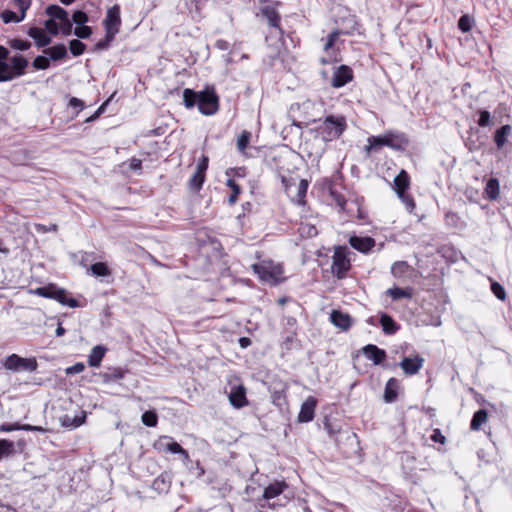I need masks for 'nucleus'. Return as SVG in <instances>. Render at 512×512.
Segmentation results:
<instances>
[{
    "instance_id": "1",
    "label": "nucleus",
    "mask_w": 512,
    "mask_h": 512,
    "mask_svg": "<svg viewBox=\"0 0 512 512\" xmlns=\"http://www.w3.org/2000/svg\"><path fill=\"white\" fill-rule=\"evenodd\" d=\"M183 101L187 108L197 106L204 115H212L219 109V97L214 87H206L202 91L186 88L183 91Z\"/></svg>"
},
{
    "instance_id": "6",
    "label": "nucleus",
    "mask_w": 512,
    "mask_h": 512,
    "mask_svg": "<svg viewBox=\"0 0 512 512\" xmlns=\"http://www.w3.org/2000/svg\"><path fill=\"white\" fill-rule=\"evenodd\" d=\"M257 138L258 136L256 140H253L251 132L244 130L237 138V150L245 157H255L262 148V146L257 145Z\"/></svg>"
},
{
    "instance_id": "57",
    "label": "nucleus",
    "mask_w": 512,
    "mask_h": 512,
    "mask_svg": "<svg viewBox=\"0 0 512 512\" xmlns=\"http://www.w3.org/2000/svg\"><path fill=\"white\" fill-rule=\"evenodd\" d=\"M316 121L317 120L314 117L305 116L302 120L293 119V125L296 126L297 128H303L310 124L315 123Z\"/></svg>"
},
{
    "instance_id": "53",
    "label": "nucleus",
    "mask_w": 512,
    "mask_h": 512,
    "mask_svg": "<svg viewBox=\"0 0 512 512\" xmlns=\"http://www.w3.org/2000/svg\"><path fill=\"white\" fill-rule=\"evenodd\" d=\"M88 20V15L82 10H77L72 14V22L77 26L86 24Z\"/></svg>"
},
{
    "instance_id": "52",
    "label": "nucleus",
    "mask_w": 512,
    "mask_h": 512,
    "mask_svg": "<svg viewBox=\"0 0 512 512\" xmlns=\"http://www.w3.org/2000/svg\"><path fill=\"white\" fill-rule=\"evenodd\" d=\"M13 3L18 7L20 11V19L26 17V12L32 4V0H13Z\"/></svg>"
},
{
    "instance_id": "39",
    "label": "nucleus",
    "mask_w": 512,
    "mask_h": 512,
    "mask_svg": "<svg viewBox=\"0 0 512 512\" xmlns=\"http://www.w3.org/2000/svg\"><path fill=\"white\" fill-rule=\"evenodd\" d=\"M141 421L147 427H155L158 423L157 413L153 410L145 411L141 416Z\"/></svg>"
},
{
    "instance_id": "31",
    "label": "nucleus",
    "mask_w": 512,
    "mask_h": 512,
    "mask_svg": "<svg viewBox=\"0 0 512 512\" xmlns=\"http://www.w3.org/2000/svg\"><path fill=\"white\" fill-rule=\"evenodd\" d=\"M488 419V413L484 409H480L476 411L472 417L471 423H470V429L473 431L480 430L481 426L487 422Z\"/></svg>"
},
{
    "instance_id": "8",
    "label": "nucleus",
    "mask_w": 512,
    "mask_h": 512,
    "mask_svg": "<svg viewBox=\"0 0 512 512\" xmlns=\"http://www.w3.org/2000/svg\"><path fill=\"white\" fill-rule=\"evenodd\" d=\"M254 272L264 281L269 282L271 284H276L281 279L282 269L278 266H273L271 264L266 265L262 264H254L253 265Z\"/></svg>"
},
{
    "instance_id": "40",
    "label": "nucleus",
    "mask_w": 512,
    "mask_h": 512,
    "mask_svg": "<svg viewBox=\"0 0 512 512\" xmlns=\"http://www.w3.org/2000/svg\"><path fill=\"white\" fill-rule=\"evenodd\" d=\"M152 487L159 492H167L170 488V481L164 474H161L153 481Z\"/></svg>"
},
{
    "instance_id": "10",
    "label": "nucleus",
    "mask_w": 512,
    "mask_h": 512,
    "mask_svg": "<svg viewBox=\"0 0 512 512\" xmlns=\"http://www.w3.org/2000/svg\"><path fill=\"white\" fill-rule=\"evenodd\" d=\"M424 361V358L417 354L414 357H404L399 366L406 375L412 376L422 369Z\"/></svg>"
},
{
    "instance_id": "24",
    "label": "nucleus",
    "mask_w": 512,
    "mask_h": 512,
    "mask_svg": "<svg viewBox=\"0 0 512 512\" xmlns=\"http://www.w3.org/2000/svg\"><path fill=\"white\" fill-rule=\"evenodd\" d=\"M28 35L35 40L38 47H46L51 42V38L39 27H30Z\"/></svg>"
},
{
    "instance_id": "56",
    "label": "nucleus",
    "mask_w": 512,
    "mask_h": 512,
    "mask_svg": "<svg viewBox=\"0 0 512 512\" xmlns=\"http://www.w3.org/2000/svg\"><path fill=\"white\" fill-rule=\"evenodd\" d=\"M491 290L498 299H500V300L505 299L506 292H505L504 288L502 287V285H500L499 283L493 282L491 284Z\"/></svg>"
},
{
    "instance_id": "12",
    "label": "nucleus",
    "mask_w": 512,
    "mask_h": 512,
    "mask_svg": "<svg viewBox=\"0 0 512 512\" xmlns=\"http://www.w3.org/2000/svg\"><path fill=\"white\" fill-rule=\"evenodd\" d=\"M25 441L19 440L16 443L7 439H0V459L10 457L16 453H22L25 448Z\"/></svg>"
},
{
    "instance_id": "23",
    "label": "nucleus",
    "mask_w": 512,
    "mask_h": 512,
    "mask_svg": "<svg viewBox=\"0 0 512 512\" xmlns=\"http://www.w3.org/2000/svg\"><path fill=\"white\" fill-rule=\"evenodd\" d=\"M410 177L405 170H401L400 173L394 178V187L398 197H404V193L409 188Z\"/></svg>"
},
{
    "instance_id": "38",
    "label": "nucleus",
    "mask_w": 512,
    "mask_h": 512,
    "mask_svg": "<svg viewBox=\"0 0 512 512\" xmlns=\"http://www.w3.org/2000/svg\"><path fill=\"white\" fill-rule=\"evenodd\" d=\"M279 54L280 52L277 47H268L267 53L263 58V62L266 65L273 67L276 64V61L279 59Z\"/></svg>"
},
{
    "instance_id": "7",
    "label": "nucleus",
    "mask_w": 512,
    "mask_h": 512,
    "mask_svg": "<svg viewBox=\"0 0 512 512\" xmlns=\"http://www.w3.org/2000/svg\"><path fill=\"white\" fill-rule=\"evenodd\" d=\"M506 112L507 108L503 104H499L492 115L487 110H480L477 123L482 127L500 125L503 123L504 116H507Z\"/></svg>"
},
{
    "instance_id": "30",
    "label": "nucleus",
    "mask_w": 512,
    "mask_h": 512,
    "mask_svg": "<svg viewBox=\"0 0 512 512\" xmlns=\"http://www.w3.org/2000/svg\"><path fill=\"white\" fill-rule=\"evenodd\" d=\"M85 420L86 413L82 411L80 415H75L73 417L65 415L62 418V425L67 428H77L81 426L85 422Z\"/></svg>"
},
{
    "instance_id": "34",
    "label": "nucleus",
    "mask_w": 512,
    "mask_h": 512,
    "mask_svg": "<svg viewBox=\"0 0 512 512\" xmlns=\"http://www.w3.org/2000/svg\"><path fill=\"white\" fill-rule=\"evenodd\" d=\"M387 294L394 300H400L403 298L410 299L412 297V289L411 288H400L393 287L387 290Z\"/></svg>"
},
{
    "instance_id": "51",
    "label": "nucleus",
    "mask_w": 512,
    "mask_h": 512,
    "mask_svg": "<svg viewBox=\"0 0 512 512\" xmlns=\"http://www.w3.org/2000/svg\"><path fill=\"white\" fill-rule=\"evenodd\" d=\"M73 33L80 39H87L92 34V28L89 26H86L85 24L79 25L74 29Z\"/></svg>"
},
{
    "instance_id": "5",
    "label": "nucleus",
    "mask_w": 512,
    "mask_h": 512,
    "mask_svg": "<svg viewBox=\"0 0 512 512\" xmlns=\"http://www.w3.org/2000/svg\"><path fill=\"white\" fill-rule=\"evenodd\" d=\"M3 367L11 371H36L38 363L36 358H22L17 354H11L5 358L2 363Z\"/></svg>"
},
{
    "instance_id": "59",
    "label": "nucleus",
    "mask_w": 512,
    "mask_h": 512,
    "mask_svg": "<svg viewBox=\"0 0 512 512\" xmlns=\"http://www.w3.org/2000/svg\"><path fill=\"white\" fill-rule=\"evenodd\" d=\"M45 28L52 34H58V25L54 19H48L45 21Z\"/></svg>"
},
{
    "instance_id": "58",
    "label": "nucleus",
    "mask_w": 512,
    "mask_h": 512,
    "mask_svg": "<svg viewBox=\"0 0 512 512\" xmlns=\"http://www.w3.org/2000/svg\"><path fill=\"white\" fill-rule=\"evenodd\" d=\"M114 95H112L109 99H107L96 111L95 113L88 117L86 119V122H89V121H92L94 119H96L97 117H99L100 114H102L104 111H105V107L109 104V102L111 101V99L113 98Z\"/></svg>"
},
{
    "instance_id": "48",
    "label": "nucleus",
    "mask_w": 512,
    "mask_h": 512,
    "mask_svg": "<svg viewBox=\"0 0 512 512\" xmlns=\"http://www.w3.org/2000/svg\"><path fill=\"white\" fill-rule=\"evenodd\" d=\"M473 19L469 15H462L458 21V28L466 33L472 29Z\"/></svg>"
},
{
    "instance_id": "3",
    "label": "nucleus",
    "mask_w": 512,
    "mask_h": 512,
    "mask_svg": "<svg viewBox=\"0 0 512 512\" xmlns=\"http://www.w3.org/2000/svg\"><path fill=\"white\" fill-rule=\"evenodd\" d=\"M36 293L39 296L57 300L59 303L67 305L68 307L71 308H76L80 306L77 299L68 297V294L65 289L58 288L55 285L40 287L36 290Z\"/></svg>"
},
{
    "instance_id": "22",
    "label": "nucleus",
    "mask_w": 512,
    "mask_h": 512,
    "mask_svg": "<svg viewBox=\"0 0 512 512\" xmlns=\"http://www.w3.org/2000/svg\"><path fill=\"white\" fill-rule=\"evenodd\" d=\"M462 138L471 151L478 150L484 144V140H481L480 130H466V135H462Z\"/></svg>"
},
{
    "instance_id": "4",
    "label": "nucleus",
    "mask_w": 512,
    "mask_h": 512,
    "mask_svg": "<svg viewBox=\"0 0 512 512\" xmlns=\"http://www.w3.org/2000/svg\"><path fill=\"white\" fill-rule=\"evenodd\" d=\"M349 251L346 247L338 246L335 248L332 257L331 270L335 277L343 279L346 277L347 272L351 268L350 259L348 258Z\"/></svg>"
},
{
    "instance_id": "25",
    "label": "nucleus",
    "mask_w": 512,
    "mask_h": 512,
    "mask_svg": "<svg viewBox=\"0 0 512 512\" xmlns=\"http://www.w3.org/2000/svg\"><path fill=\"white\" fill-rule=\"evenodd\" d=\"M399 381L396 378H390L385 386L384 400L386 403L394 402L398 397Z\"/></svg>"
},
{
    "instance_id": "19",
    "label": "nucleus",
    "mask_w": 512,
    "mask_h": 512,
    "mask_svg": "<svg viewBox=\"0 0 512 512\" xmlns=\"http://www.w3.org/2000/svg\"><path fill=\"white\" fill-rule=\"evenodd\" d=\"M365 357L371 360L375 365H380L386 359V352L374 344H368L362 348Z\"/></svg>"
},
{
    "instance_id": "16",
    "label": "nucleus",
    "mask_w": 512,
    "mask_h": 512,
    "mask_svg": "<svg viewBox=\"0 0 512 512\" xmlns=\"http://www.w3.org/2000/svg\"><path fill=\"white\" fill-rule=\"evenodd\" d=\"M375 243V239L369 236L361 237L354 235L349 239L350 246L361 253L370 252Z\"/></svg>"
},
{
    "instance_id": "36",
    "label": "nucleus",
    "mask_w": 512,
    "mask_h": 512,
    "mask_svg": "<svg viewBox=\"0 0 512 512\" xmlns=\"http://www.w3.org/2000/svg\"><path fill=\"white\" fill-rule=\"evenodd\" d=\"M204 181L205 173L195 170L194 174L188 182L189 188L193 191H199L202 188Z\"/></svg>"
},
{
    "instance_id": "55",
    "label": "nucleus",
    "mask_w": 512,
    "mask_h": 512,
    "mask_svg": "<svg viewBox=\"0 0 512 512\" xmlns=\"http://www.w3.org/2000/svg\"><path fill=\"white\" fill-rule=\"evenodd\" d=\"M60 29L66 36L73 32L72 21L69 19V15L65 19L60 20Z\"/></svg>"
},
{
    "instance_id": "17",
    "label": "nucleus",
    "mask_w": 512,
    "mask_h": 512,
    "mask_svg": "<svg viewBox=\"0 0 512 512\" xmlns=\"http://www.w3.org/2000/svg\"><path fill=\"white\" fill-rule=\"evenodd\" d=\"M260 14L266 20L267 24L270 27L277 28L278 30L281 31V28H280L281 17L273 5L267 4V5L262 6L260 9Z\"/></svg>"
},
{
    "instance_id": "37",
    "label": "nucleus",
    "mask_w": 512,
    "mask_h": 512,
    "mask_svg": "<svg viewBox=\"0 0 512 512\" xmlns=\"http://www.w3.org/2000/svg\"><path fill=\"white\" fill-rule=\"evenodd\" d=\"M91 272L98 277H107L111 275V270L104 262H96L91 265Z\"/></svg>"
},
{
    "instance_id": "27",
    "label": "nucleus",
    "mask_w": 512,
    "mask_h": 512,
    "mask_svg": "<svg viewBox=\"0 0 512 512\" xmlns=\"http://www.w3.org/2000/svg\"><path fill=\"white\" fill-rule=\"evenodd\" d=\"M106 348L101 345H97L92 348L91 353L88 356V364L91 367H99L103 357L105 356Z\"/></svg>"
},
{
    "instance_id": "62",
    "label": "nucleus",
    "mask_w": 512,
    "mask_h": 512,
    "mask_svg": "<svg viewBox=\"0 0 512 512\" xmlns=\"http://www.w3.org/2000/svg\"><path fill=\"white\" fill-rule=\"evenodd\" d=\"M85 369V366L83 363H76L71 367H68L66 369L67 374H78L81 373Z\"/></svg>"
},
{
    "instance_id": "60",
    "label": "nucleus",
    "mask_w": 512,
    "mask_h": 512,
    "mask_svg": "<svg viewBox=\"0 0 512 512\" xmlns=\"http://www.w3.org/2000/svg\"><path fill=\"white\" fill-rule=\"evenodd\" d=\"M308 189V182L306 180H301L297 189V196L299 200L305 197Z\"/></svg>"
},
{
    "instance_id": "32",
    "label": "nucleus",
    "mask_w": 512,
    "mask_h": 512,
    "mask_svg": "<svg viewBox=\"0 0 512 512\" xmlns=\"http://www.w3.org/2000/svg\"><path fill=\"white\" fill-rule=\"evenodd\" d=\"M485 194L490 200H496L500 194L499 181L496 178H490L485 187Z\"/></svg>"
},
{
    "instance_id": "46",
    "label": "nucleus",
    "mask_w": 512,
    "mask_h": 512,
    "mask_svg": "<svg viewBox=\"0 0 512 512\" xmlns=\"http://www.w3.org/2000/svg\"><path fill=\"white\" fill-rule=\"evenodd\" d=\"M8 44L11 48L20 51H26L31 47V43L29 41L18 38L9 40Z\"/></svg>"
},
{
    "instance_id": "28",
    "label": "nucleus",
    "mask_w": 512,
    "mask_h": 512,
    "mask_svg": "<svg viewBox=\"0 0 512 512\" xmlns=\"http://www.w3.org/2000/svg\"><path fill=\"white\" fill-rule=\"evenodd\" d=\"M44 54L49 55L53 61L62 60L67 56V48L64 44H57L55 46L44 49Z\"/></svg>"
},
{
    "instance_id": "20",
    "label": "nucleus",
    "mask_w": 512,
    "mask_h": 512,
    "mask_svg": "<svg viewBox=\"0 0 512 512\" xmlns=\"http://www.w3.org/2000/svg\"><path fill=\"white\" fill-rule=\"evenodd\" d=\"M10 74L13 79L25 74V70L29 64L28 60L22 55H15L10 58Z\"/></svg>"
},
{
    "instance_id": "18",
    "label": "nucleus",
    "mask_w": 512,
    "mask_h": 512,
    "mask_svg": "<svg viewBox=\"0 0 512 512\" xmlns=\"http://www.w3.org/2000/svg\"><path fill=\"white\" fill-rule=\"evenodd\" d=\"M316 404L317 402L315 398L311 396L308 397L301 405V409L298 415V421L302 423L312 421L315 415Z\"/></svg>"
},
{
    "instance_id": "35",
    "label": "nucleus",
    "mask_w": 512,
    "mask_h": 512,
    "mask_svg": "<svg viewBox=\"0 0 512 512\" xmlns=\"http://www.w3.org/2000/svg\"><path fill=\"white\" fill-rule=\"evenodd\" d=\"M45 12L51 17L50 19H57L59 21L65 19L69 15L65 9L55 4L47 6Z\"/></svg>"
},
{
    "instance_id": "21",
    "label": "nucleus",
    "mask_w": 512,
    "mask_h": 512,
    "mask_svg": "<svg viewBox=\"0 0 512 512\" xmlns=\"http://www.w3.org/2000/svg\"><path fill=\"white\" fill-rule=\"evenodd\" d=\"M330 321L334 326L340 328L343 331H347L352 324V319L349 314L344 313L340 310H333L330 314Z\"/></svg>"
},
{
    "instance_id": "33",
    "label": "nucleus",
    "mask_w": 512,
    "mask_h": 512,
    "mask_svg": "<svg viewBox=\"0 0 512 512\" xmlns=\"http://www.w3.org/2000/svg\"><path fill=\"white\" fill-rule=\"evenodd\" d=\"M104 383L117 381L124 377V371L121 368H109L106 372L100 374Z\"/></svg>"
},
{
    "instance_id": "13",
    "label": "nucleus",
    "mask_w": 512,
    "mask_h": 512,
    "mask_svg": "<svg viewBox=\"0 0 512 512\" xmlns=\"http://www.w3.org/2000/svg\"><path fill=\"white\" fill-rule=\"evenodd\" d=\"M353 79V71L349 66L341 65L339 66L333 75L332 78V86L335 88H340L345 86L348 82Z\"/></svg>"
},
{
    "instance_id": "45",
    "label": "nucleus",
    "mask_w": 512,
    "mask_h": 512,
    "mask_svg": "<svg viewBox=\"0 0 512 512\" xmlns=\"http://www.w3.org/2000/svg\"><path fill=\"white\" fill-rule=\"evenodd\" d=\"M510 132L511 130H496L494 141L498 149L503 148V146L507 143Z\"/></svg>"
},
{
    "instance_id": "63",
    "label": "nucleus",
    "mask_w": 512,
    "mask_h": 512,
    "mask_svg": "<svg viewBox=\"0 0 512 512\" xmlns=\"http://www.w3.org/2000/svg\"><path fill=\"white\" fill-rule=\"evenodd\" d=\"M129 168L132 171L141 172V170H142V161L140 159H137V158H132L129 161Z\"/></svg>"
},
{
    "instance_id": "61",
    "label": "nucleus",
    "mask_w": 512,
    "mask_h": 512,
    "mask_svg": "<svg viewBox=\"0 0 512 512\" xmlns=\"http://www.w3.org/2000/svg\"><path fill=\"white\" fill-rule=\"evenodd\" d=\"M433 442L444 444L446 441L445 436L441 433L440 429H434L431 435Z\"/></svg>"
},
{
    "instance_id": "43",
    "label": "nucleus",
    "mask_w": 512,
    "mask_h": 512,
    "mask_svg": "<svg viewBox=\"0 0 512 512\" xmlns=\"http://www.w3.org/2000/svg\"><path fill=\"white\" fill-rule=\"evenodd\" d=\"M86 45L79 39H73L69 42V50L75 57L80 56L84 53Z\"/></svg>"
},
{
    "instance_id": "47",
    "label": "nucleus",
    "mask_w": 512,
    "mask_h": 512,
    "mask_svg": "<svg viewBox=\"0 0 512 512\" xmlns=\"http://www.w3.org/2000/svg\"><path fill=\"white\" fill-rule=\"evenodd\" d=\"M11 80H13V75L10 74V64L5 61H0V82Z\"/></svg>"
},
{
    "instance_id": "15",
    "label": "nucleus",
    "mask_w": 512,
    "mask_h": 512,
    "mask_svg": "<svg viewBox=\"0 0 512 512\" xmlns=\"http://www.w3.org/2000/svg\"><path fill=\"white\" fill-rule=\"evenodd\" d=\"M229 401L230 404L237 409L248 405L245 387L243 385L233 386L229 393Z\"/></svg>"
},
{
    "instance_id": "44",
    "label": "nucleus",
    "mask_w": 512,
    "mask_h": 512,
    "mask_svg": "<svg viewBox=\"0 0 512 512\" xmlns=\"http://www.w3.org/2000/svg\"><path fill=\"white\" fill-rule=\"evenodd\" d=\"M115 36L116 35L113 34V32H109V30L106 31L105 38L101 39L100 41H98L95 44V50L96 51H103V50L108 49L110 47V45H111V42L114 40Z\"/></svg>"
},
{
    "instance_id": "11",
    "label": "nucleus",
    "mask_w": 512,
    "mask_h": 512,
    "mask_svg": "<svg viewBox=\"0 0 512 512\" xmlns=\"http://www.w3.org/2000/svg\"><path fill=\"white\" fill-rule=\"evenodd\" d=\"M104 27L105 31L113 32V34H117L119 32V27L121 25L120 18V7L118 5H114L109 8L104 19Z\"/></svg>"
},
{
    "instance_id": "42",
    "label": "nucleus",
    "mask_w": 512,
    "mask_h": 512,
    "mask_svg": "<svg viewBox=\"0 0 512 512\" xmlns=\"http://www.w3.org/2000/svg\"><path fill=\"white\" fill-rule=\"evenodd\" d=\"M226 185L232 190L228 202L230 205H233L236 203L238 195L241 193V187L233 179H228Z\"/></svg>"
},
{
    "instance_id": "64",
    "label": "nucleus",
    "mask_w": 512,
    "mask_h": 512,
    "mask_svg": "<svg viewBox=\"0 0 512 512\" xmlns=\"http://www.w3.org/2000/svg\"><path fill=\"white\" fill-rule=\"evenodd\" d=\"M208 168V157L203 156L201 160L197 163L196 170L202 173H206Z\"/></svg>"
},
{
    "instance_id": "9",
    "label": "nucleus",
    "mask_w": 512,
    "mask_h": 512,
    "mask_svg": "<svg viewBox=\"0 0 512 512\" xmlns=\"http://www.w3.org/2000/svg\"><path fill=\"white\" fill-rule=\"evenodd\" d=\"M154 448L162 452H170L172 454H180L185 458L188 457V452L181 447L172 437L161 436L154 443Z\"/></svg>"
},
{
    "instance_id": "14",
    "label": "nucleus",
    "mask_w": 512,
    "mask_h": 512,
    "mask_svg": "<svg viewBox=\"0 0 512 512\" xmlns=\"http://www.w3.org/2000/svg\"><path fill=\"white\" fill-rule=\"evenodd\" d=\"M285 488H287V484L284 481H276L274 483H271L269 486H267L264 489L263 499L268 501V504H267L268 508H270V509L276 508V504L269 503V501L271 499L279 496L281 493H283Z\"/></svg>"
},
{
    "instance_id": "26",
    "label": "nucleus",
    "mask_w": 512,
    "mask_h": 512,
    "mask_svg": "<svg viewBox=\"0 0 512 512\" xmlns=\"http://www.w3.org/2000/svg\"><path fill=\"white\" fill-rule=\"evenodd\" d=\"M380 325L382 330L387 335L395 334L399 329V324L388 314L383 313L380 317Z\"/></svg>"
},
{
    "instance_id": "50",
    "label": "nucleus",
    "mask_w": 512,
    "mask_h": 512,
    "mask_svg": "<svg viewBox=\"0 0 512 512\" xmlns=\"http://www.w3.org/2000/svg\"><path fill=\"white\" fill-rule=\"evenodd\" d=\"M32 66L36 70H45L50 67V60L47 57L40 55L33 60Z\"/></svg>"
},
{
    "instance_id": "41",
    "label": "nucleus",
    "mask_w": 512,
    "mask_h": 512,
    "mask_svg": "<svg viewBox=\"0 0 512 512\" xmlns=\"http://www.w3.org/2000/svg\"><path fill=\"white\" fill-rule=\"evenodd\" d=\"M343 34V31L339 29H335L327 36V41L324 45V51L327 53H330V51L333 49L335 43L339 39L340 35Z\"/></svg>"
},
{
    "instance_id": "54",
    "label": "nucleus",
    "mask_w": 512,
    "mask_h": 512,
    "mask_svg": "<svg viewBox=\"0 0 512 512\" xmlns=\"http://www.w3.org/2000/svg\"><path fill=\"white\" fill-rule=\"evenodd\" d=\"M325 124L333 125L335 128H345L346 120L343 116H328L325 119Z\"/></svg>"
},
{
    "instance_id": "49",
    "label": "nucleus",
    "mask_w": 512,
    "mask_h": 512,
    "mask_svg": "<svg viewBox=\"0 0 512 512\" xmlns=\"http://www.w3.org/2000/svg\"><path fill=\"white\" fill-rule=\"evenodd\" d=\"M0 16H1L2 21L5 24L11 23V22L19 23L23 20V19H20V15H17L15 12H13L11 10H4Z\"/></svg>"
},
{
    "instance_id": "29",
    "label": "nucleus",
    "mask_w": 512,
    "mask_h": 512,
    "mask_svg": "<svg viewBox=\"0 0 512 512\" xmlns=\"http://www.w3.org/2000/svg\"><path fill=\"white\" fill-rule=\"evenodd\" d=\"M314 133V138L316 140H321L322 142L331 141L333 139H337L341 136L343 130H311Z\"/></svg>"
},
{
    "instance_id": "2",
    "label": "nucleus",
    "mask_w": 512,
    "mask_h": 512,
    "mask_svg": "<svg viewBox=\"0 0 512 512\" xmlns=\"http://www.w3.org/2000/svg\"><path fill=\"white\" fill-rule=\"evenodd\" d=\"M409 145V139L404 133H388L368 138V145L365 147L368 154L377 152L381 147L387 146L394 150L403 151Z\"/></svg>"
}]
</instances>
